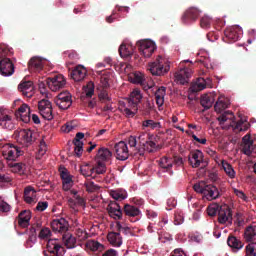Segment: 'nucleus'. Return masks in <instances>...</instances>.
<instances>
[{"label":"nucleus","instance_id":"17","mask_svg":"<svg viewBox=\"0 0 256 256\" xmlns=\"http://www.w3.org/2000/svg\"><path fill=\"white\" fill-rule=\"evenodd\" d=\"M51 228L56 233H67L69 230V222L65 218L55 219L51 222Z\"/></svg>","mask_w":256,"mask_h":256},{"label":"nucleus","instance_id":"7","mask_svg":"<svg viewBox=\"0 0 256 256\" xmlns=\"http://www.w3.org/2000/svg\"><path fill=\"white\" fill-rule=\"evenodd\" d=\"M218 223L221 225H225V223L233 224V212L229 206H220L218 210Z\"/></svg>","mask_w":256,"mask_h":256},{"label":"nucleus","instance_id":"52","mask_svg":"<svg viewBox=\"0 0 256 256\" xmlns=\"http://www.w3.org/2000/svg\"><path fill=\"white\" fill-rule=\"evenodd\" d=\"M76 236L78 237L79 241H85L86 239H89V234H87V231H85L83 228L76 229Z\"/></svg>","mask_w":256,"mask_h":256},{"label":"nucleus","instance_id":"29","mask_svg":"<svg viewBox=\"0 0 256 256\" xmlns=\"http://www.w3.org/2000/svg\"><path fill=\"white\" fill-rule=\"evenodd\" d=\"M161 149V146L157 145V143L153 141H147L144 147L138 148L139 155H143V151H147L148 153H155Z\"/></svg>","mask_w":256,"mask_h":256},{"label":"nucleus","instance_id":"26","mask_svg":"<svg viewBox=\"0 0 256 256\" xmlns=\"http://www.w3.org/2000/svg\"><path fill=\"white\" fill-rule=\"evenodd\" d=\"M60 177L62 179V189L63 191H69L71 187H73V178L69 175L67 170H64L60 173Z\"/></svg>","mask_w":256,"mask_h":256},{"label":"nucleus","instance_id":"12","mask_svg":"<svg viewBox=\"0 0 256 256\" xmlns=\"http://www.w3.org/2000/svg\"><path fill=\"white\" fill-rule=\"evenodd\" d=\"M15 73V65L9 58L0 60V75L3 77H11Z\"/></svg>","mask_w":256,"mask_h":256},{"label":"nucleus","instance_id":"6","mask_svg":"<svg viewBox=\"0 0 256 256\" xmlns=\"http://www.w3.org/2000/svg\"><path fill=\"white\" fill-rule=\"evenodd\" d=\"M46 83L50 90L60 91V89H63V87L67 85V80H65V77L62 74H57L53 77L47 78Z\"/></svg>","mask_w":256,"mask_h":256},{"label":"nucleus","instance_id":"55","mask_svg":"<svg viewBox=\"0 0 256 256\" xmlns=\"http://www.w3.org/2000/svg\"><path fill=\"white\" fill-rule=\"evenodd\" d=\"M94 171L97 175H103L107 172V167H105V163L97 162V166L94 168Z\"/></svg>","mask_w":256,"mask_h":256},{"label":"nucleus","instance_id":"60","mask_svg":"<svg viewBox=\"0 0 256 256\" xmlns=\"http://www.w3.org/2000/svg\"><path fill=\"white\" fill-rule=\"evenodd\" d=\"M38 237L39 239H49L51 237V230L49 228H42Z\"/></svg>","mask_w":256,"mask_h":256},{"label":"nucleus","instance_id":"44","mask_svg":"<svg viewBox=\"0 0 256 256\" xmlns=\"http://www.w3.org/2000/svg\"><path fill=\"white\" fill-rule=\"evenodd\" d=\"M13 55L12 49L8 45L0 43V59H7Z\"/></svg>","mask_w":256,"mask_h":256},{"label":"nucleus","instance_id":"32","mask_svg":"<svg viewBox=\"0 0 256 256\" xmlns=\"http://www.w3.org/2000/svg\"><path fill=\"white\" fill-rule=\"evenodd\" d=\"M62 241L67 249H75L77 245V238H75L71 233L63 234Z\"/></svg>","mask_w":256,"mask_h":256},{"label":"nucleus","instance_id":"58","mask_svg":"<svg viewBox=\"0 0 256 256\" xmlns=\"http://www.w3.org/2000/svg\"><path fill=\"white\" fill-rule=\"evenodd\" d=\"M220 207L221 206H219V205L209 206L207 208V213H208L209 217H215V215H217V213L219 214Z\"/></svg>","mask_w":256,"mask_h":256},{"label":"nucleus","instance_id":"20","mask_svg":"<svg viewBox=\"0 0 256 256\" xmlns=\"http://www.w3.org/2000/svg\"><path fill=\"white\" fill-rule=\"evenodd\" d=\"M15 115L17 118H20L23 123H29L31 121V108H29L27 104H22Z\"/></svg>","mask_w":256,"mask_h":256},{"label":"nucleus","instance_id":"28","mask_svg":"<svg viewBox=\"0 0 256 256\" xmlns=\"http://www.w3.org/2000/svg\"><path fill=\"white\" fill-rule=\"evenodd\" d=\"M37 191L31 186H28L24 190V201L31 205V203H36Z\"/></svg>","mask_w":256,"mask_h":256},{"label":"nucleus","instance_id":"10","mask_svg":"<svg viewBox=\"0 0 256 256\" xmlns=\"http://www.w3.org/2000/svg\"><path fill=\"white\" fill-rule=\"evenodd\" d=\"M242 30L239 26H231L224 31L225 41L235 43L241 38Z\"/></svg>","mask_w":256,"mask_h":256},{"label":"nucleus","instance_id":"30","mask_svg":"<svg viewBox=\"0 0 256 256\" xmlns=\"http://www.w3.org/2000/svg\"><path fill=\"white\" fill-rule=\"evenodd\" d=\"M86 75H87V70L83 66H77L71 73L72 79L77 82L83 81Z\"/></svg>","mask_w":256,"mask_h":256},{"label":"nucleus","instance_id":"50","mask_svg":"<svg viewBox=\"0 0 256 256\" xmlns=\"http://www.w3.org/2000/svg\"><path fill=\"white\" fill-rule=\"evenodd\" d=\"M130 99H132V101H135V103H141V100L143 99V95H141V90L134 89L131 92Z\"/></svg>","mask_w":256,"mask_h":256},{"label":"nucleus","instance_id":"40","mask_svg":"<svg viewBox=\"0 0 256 256\" xmlns=\"http://www.w3.org/2000/svg\"><path fill=\"white\" fill-rule=\"evenodd\" d=\"M206 87L205 78H198L196 83L191 85L190 91L191 93H199V91H203Z\"/></svg>","mask_w":256,"mask_h":256},{"label":"nucleus","instance_id":"56","mask_svg":"<svg viewBox=\"0 0 256 256\" xmlns=\"http://www.w3.org/2000/svg\"><path fill=\"white\" fill-rule=\"evenodd\" d=\"M246 256H256V243H250L246 246Z\"/></svg>","mask_w":256,"mask_h":256},{"label":"nucleus","instance_id":"57","mask_svg":"<svg viewBox=\"0 0 256 256\" xmlns=\"http://www.w3.org/2000/svg\"><path fill=\"white\" fill-rule=\"evenodd\" d=\"M200 27H202V29H209V27H211V18H209V16H203L200 19Z\"/></svg>","mask_w":256,"mask_h":256},{"label":"nucleus","instance_id":"35","mask_svg":"<svg viewBox=\"0 0 256 256\" xmlns=\"http://www.w3.org/2000/svg\"><path fill=\"white\" fill-rule=\"evenodd\" d=\"M244 239L247 241V243H251V241L256 240V226L255 225H249L246 227L244 231Z\"/></svg>","mask_w":256,"mask_h":256},{"label":"nucleus","instance_id":"15","mask_svg":"<svg viewBox=\"0 0 256 256\" xmlns=\"http://www.w3.org/2000/svg\"><path fill=\"white\" fill-rule=\"evenodd\" d=\"M107 211L109 217L115 219L116 221H119L123 217V211L121 210V206L115 201H110L107 206Z\"/></svg>","mask_w":256,"mask_h":256},{"label":"nucleus","instance_id":"47","mask_svg":"<svg viewBox=\"0 0 256 256\" xmlns=\"http://www.w3.org/2000/svg\"><path fill=\"white\" fill-rule=\"evenodd\" d=\"M118 51L121 57H131L133 53L131 51V46H127L125 44H121Z\"/></svg>","mask_w":256,"mask_h":256},{"label":"nucleus","instance_id":"49","mask_svg":"<svg viewBox=\"0 0 256 256\" xmlns=\"http://www.w3.org/2000/svg\"><path fill=\"white\" fill-rule=\"evenodd\" d=\"M45 153H47V144L45 143V140H41L39 145V150L36 155V159H41V157H43Z\"/></svg>","mask_w":256,"mask_h":256},{"label":"nucleus","instance_id":"36","mask_svg":"<svg viewBox=\"0 0 256 256\" xmlns=\"http://www.w3.org/2000/svg\"><path fill=\"white\" fill-rule=\"evenodd\" d=\"M113 154L107 148H100L96 154V161L103 163V161H109Z\"/></svg>","mask_w":256,"mask_h":256},{"label":"nucleus","instance_id":"33","mask_svg":"<svg viewBox=\"0 0 256 256\" xmlns=\"http://www.w3.org/2000/svg\"><path fill=\"white\" fill-rule=\"evenodd\" d=\"M18 137L23 141L24 144L30 145V143H33V131L22 129L18 133Z\"/></svg>","mask_w":256,"mask_h":256},{"label":"nucleus","instance_id":"14","mask_svg":"<svg viewBox=\"0 0 256 256\" xmlns=\"http://www.w3.org/2000/svg\"><path fill=\"white\" fill-rule=\"evenodd\" d=\"M203 157V152L201 150H192L188 155V163L191 165V167L197 169V167H201Z\"/></svg>","mask_w":256,"mask_h":256},{"label":"nucleus","instance_id":"8","mask_svg":"<svg viewBox=\"0 0 256 256\" xmlns=\"http://www.w3.org/2000/svg\"><path fill=\"white\" fill-rule=\"evenodd\" d=\"M55 104L57 105V107H59V109H69V107L73 105L71 93H69V91H65L58 94L57 98L55 99Z\"/></svg>","mask_w":256,"mask_h":256},{"label":"nucleus","instance_id":"11","mask_svg":"<svg viewBox=\"0 0 256 256\" xmlns=\"http://www.w3.org/2000/svg\"><path fill=\"white\" fill-rule=\"evenodd\" d=\"M114 151L116 159L119 161H127V159H129V148L127 147V143L124 141H120L115 144Z\"/></svg>","mask_w":256,"mask_h":256},{"label":"nucleus","instance_id":"9","mask_svg":"<svg viewBox=\"0 0 256 256\" xmlns=\"http://www.w3.org/2000/svg\"><path fill=\"white\" fill-rule=\"evenodd\" d=\"M199 15H201V11L198 8L190 7L182 15V23H184V25L195 23V21L199 19Z\"/></svg>","mask_w":256,"mask_h":256},{"label":"nucleus","instance_id":"16","mask_svg":"<svg viewBox=\"0 0 256 256\" xmlns=\"http://www.w3.org/2000/svg\"><path fill=\"white\" fill-rule=\"evenodd\" d=\"M124 213L129 217L131 223H137L139 221V216L141 215V210L137 206L131 204L124 205Z\"/></svg>","mask_w":256,"mask_h":256},{"label":"nucleus","instance_id":"53","mask_svg":"<svg viewBox=\"0 0 256 256\" xmlns=\"http://www.w3.org/2000/svg\"><path fill=\"white\" fill-rule=\"evenodd\" d=\"M116 229H117L118 233H123L124 235H133V233L131 232V228L123 227L121 225V222L116 223Z\"/></svg>","mask_w":256,"mask_h":256},{"label":"nucleus","instance_id":"34","mask_svg":"<svg viewBox=\"0 0 256 256\" xmlns=\"http://www.w3.org/2000/svg\"><path fill=\"white\" fill-rule=\"evenodd\" d=\"M227 245L233 249V251H239L243 249V242L233 235H229L227 238Z\"/></svg>","mask_w":256,"mask_h":256},{"label":"nucleus","instance_id":"3","mask_svg":"<svg viewBox=\"0 0 256 256\" xmlns=\"http://www.w3.org/2000/svg\"><path fill=\"white\" fill-rule=\"evenodd\" d=\"M44 256H63L65 248L61 245L59 239H49L46 244V249L43 251Z\"/></svg>","mask_w":256,"mask_h":256},{"label":"nucleus","instance_id":"37","mask_svg":"<svg viewBox=\"0 0 256 256\" xmlns=\"http://www.w3.org/2000/svg\"><path fill=\"white\" fill-rule=\"evenodd\" d=\"M213 103H215L213 94H204L201 96L200 105H202L204 109H211L213 107Z\"/></svg>","mask_w":256,"mask_h":256},{"label":"nucleus","instance_id":"31","mask_svg":"<svg viewBox=\"0 0 256 256\" xmlns=\"http://www.w3.org/2000/svg\"><path fill=\"white\" fill-rule=\"evenodd\" d=\"M165 95H167V88L165 86H161L156 90L155 99L158 107H163L165 103Z\"/></svg>","mask_w":256,"mask_h":256},{"label":"nucleus","instance_id":"1","mask_svg":"<svg viewBox=\"0 0 256 256\" xmlns=\"http://www.w3.org/2000/svg\"><path fill=\"white\" fill-rule=\"evenodd\" d=\"M171 69V65L167 59L158 56L155 61L149 63L148 71L156 77H162L163 75H167L169 70Z\"/></svg>","mask_w":256,"mask_h":256},{"label":"nucleus","instance_id":"45","mask_svg":"<svg viewBox=\"0 0 256 256\" xmlns=\"http://www.w3.org/2000/svg\"><path fill=\"white\" fill-rule=\"evenodd\" d=\"M143 129H161V122H155L154 120H144L142 122Z\"/></svg>","mask_w":256,"mask_h":256},{"label":"nucleus","instance_id":"46","mask_svg":"<svg viewBox=\"0 0 256 256\" xmlns=\"http://www.w3.org/2000/svg\"><path fill=\"white\" fill-rule=\"evenodd\" d=\"M222 167H223L226 175H228V177H230V179H235V170L233 169V166L231 164H229L227 161L223 160Z\"/></svg>","mask_w":256,"mask_h":256},{"label":"nucleus","instance_id":"61","mask_svg":"<svg viewBox=\"0 0 256 256\" xmlns=\"http://www.w3.org/2000/svg\"><path fill=\"white\" fill-rule=\"evenodd\" d=\"M205 187H207V185H205L203 182H200L194 184L193 189L196 193H201V195H204Z\"/></svg>","mask_w":256,"mask_h":256},{"label":"nucleus","instance_id":"43","mask_svg":"<svg viewBox=\"0 0 256 256\" xmlns=\"http://www.w3.org/2000/svg\"><path fill=\"white\" fill-rule=\"evenodd\" d=\"M86 247L90 249V251H103L105 249V246H103V244L95 240H88L86 242Z\"/></svg>","mask_w":256,"mask_h":256},{"label":"nucleus","instance_id":"21","mask_svg":"<svg viewBox=\"0 0 256 256\" xmlns=\"http://www.w3.org/2000/svg\"><path fill=\"white\" fill-rule=\"evenodd\" d=\"M203 195L204 197H206V199H208V201H213L221 197V193L219 192V189L214 185H206Z\"/></svg>","mask_w":256,"mask_h":256},{"label":"nucleus","instance_id":"19","mask_svg":"<svg viewBox=\"0 0 256 256\" xmlns=\"http://www.w3.org/2000/svg\"><path fill=\"white\" fill-rule=\"evenodd\" d=\"M242 152L244 153V155H251V153H253V151H256V146L255 144H253V140H251V136L249 134H246L243 138H242Z\"/></svg>","mask_w":256,"mask_h":256},{"label":"nucleus","instance_id":"23","mask_svg":"<svg viewBox=\"0 0 256 256\" xmlns=\"http://www.w3.org/2000/svg\"><path fill=\"white\" fill-rule=\"evenodd\" d=\"M16 219L18 220L19 227L27 229V227H29V222L31 221V211L24 210L20 212Z\"/></svg>","mask_w":256,"mask_h":256},{"label":"nucleus","instance_id":"18","mask_svg":"<svg viewBox=\"0 0 256 256\" xmlns=\"http://www.w3.org/2000/svg\"><path fill=\"white\" fill-rule=\"evenodd\" d=\"M0 127L3 129H8V131H13V129H15L13 118L7 114L5 110H0Z\"/></svg>","mask_w":256,"mask_h":256},{"label":"nucleus","instance_id":"42","mask_svg":"<svg viewBox=\"0 0 256 256\" xmlns=\"http://www.w3.org/2000/svg\"><path fill=\"white\" fill-rule=\"evenodd\" d=\"M8 165L11 167L13 173H19L20 175H23L25 173L26 165L19 162H8Z\"/></svg>","mask_w":256,"mask_h":256},{"label":"nucleus","instance_id":"39","mask_svg":"<svg viewBox=\"0 0 256 256\" xmlns=\"http://www.w3.org/2000/svg\"><path fill=\"white\" fill-rule=\"evenodd\" d=\"M110 196L114 198L115 201H125V199H127V191L121 188L110 190Z\"/></svg>","mask_w":256,"mask_h":256},{"label":"nucleus","instance_id":"54","mask_svg":"<svg viewBox=\"0 0 256 256\" xmlns=\"http://www.w3.org/2000/svg\"><path fill=\"white\" fill-rule=\"evenodd\" d=\"M74 153L76 157H81L83 155V142H73Z\"/></svg>","mask_w":256,"mask_h":256},{"label":"nucleus","instance_id":"63","mask_svg":"<svg viewBox=\"0 0 256 256\" xmlns=\"http://www.w3.org/2000/svg\"><path fill=\"white\" fill-rule=\"evenodd\" d=\"M138 141L141 147H145L146 143L149 141V134L142 133L138 136Z\"/></svg>","mask_w":256,"mask_h":256},{"label":"nucleus","instance_id":"24","mask_svg":"<svg viewBox=\"0 0 256 256\" xmlns=\"http://www.w3.org/2000/svg\"><path fill=\"white\" fill-rule=\"evenodd\" d=\"M29 71H33L34 73H39V71L43 70V59L39 57H32L28 62Z\"/></svg>","mask_w":256,"mask_h":256},{"label":"nucleus","instance_id":"59","mask_svg":"<svg viewBox=\"0 0 256 256\" xmlns=\"http://www.w3.org/2000/svg\"><path fill=\"white\" fill-rule=\"evenodd\" d=\"M22 95H24V97L31 98L33 95H35V86H33V84H29L28 88L23 90Z\"/></svg>","mask_w":256,"mask_h":256},{"label":"nucleus","instance_id":"13","mask_svg":"<svg viewBox=\"0 0 256 256\" xmlns=\"http://www.w3.org/2000/svg\"><path fill=\"white\" fill-rule=\"evenodd\" d=\"M130 83H134L137 85H141L144 91L151 89L153 86L147 84V80H145V76L141 72H134L128 76Z\"/></svg>","mask_w":256,"mask_h":256},{"label":"nucleus","instance_id":"4","mask_svg":"<svg viewBox=\"0 0 256 256\" xmlns=\"http://www.w3.org/2000/svg\"><path fill=\"white\" fill-rule=\"evenodd\" d=\"M137 47L139 50V53L146 58H149L155 53V49H157V46H155V43L151 40H141L137 42Z\"/></svg>","mask_w":256,"mask_h":256},{"label":"nucleus","instance_id":"27","mask_svg":"<svg viewBox=\"0 0 256 256\" xmlns=\"http://www.w3.org/2000/svg\"><path fill=\"white\" fill-rule=\"evenodd\" d=\"M107 239L114 247H121L123 245V237L120 232H110L107 235Z\"/></svg>","mask_w":256,"mask_h":256},{"label":"nucleus","instance_id":"48","mask_svg":"<svg viewBox=\"0 0 256 256\" xmlns=\"http://www.w3.org/2000/svg\"><path fill=\"white\" fill-rule=\"evenodd\" d=\"M84 186L86 187V191L88 193H96V191H99L100 189L99 185L95 184L93 181L85 182Z\"/></svg>","mask_w":256,"mask_h":256},{"label":"nucleus","instance_id":"2","mask_svg":"<svg viewBox=\"0 0 256 256\" xmlns=\"http://www.w3.org/2000/svg\"><path fill=\"white\" fill-rule=\"evenodd\" d=\"M0 151L4 159L8 161H16L17 157H21L25 150L19 149V147L13 144H7L0 141Z\"/></svg>","mask_w":256,"mask_h":256},{"label":"nucleus","instance_id":"25","mask_svg":"<svg viewBox=\"0 0 256 256\" xmlns=\"http://www.w3.org/2000/svg\"><path fill=\"white\" fill-rule=\"evenodd\" d=\"M159 165L164 172L173 175V170H171L173 169V158L164 156L159 160Z\"/></svg>","mask_w":256,"mask_h":256},{"label":"nucleus","instance_id":"51","mask_svg":"<svg viewBox=\"0 0 256 256\" xmlns=\"http://www.w3.org/2000/svg\"><path fill=\"white\" fill-rule=\"evenodd\" d=\"M94 172L95 168H90L89 165H85L80 168V173L84 177H91V175H93Z\"/></svg>","mask_w":256,"mask_h":256},{"label":"nucleus","instance_id":"62","mask_svg":"<svg viewBox=\"0 0 256 256\" xmlns=\"http://www.w3.org/2000/svg\"><path fill=\"white\" fill-rule=\"evenodd\" d=\"M85 93H86V97H88V98L93 97V94L95 93V86H94L93 82H89L87 84Z\"/></svg>","mask_w":256,"mask_h":256},{"label":"nucleus","instance_id":"38","mask_svg":"<svg viewBox=\"0 0 256 256\" xmlns=\"http://www.w3.org/2000/svg\"><path fill=\"white\" fill-rule=\"evenodd\" d=\"M227 107H229V100L225 98V96H220L214 105L216 113H221V111H225Z\"/></svg>","mask_w":256,"mask_h":256},{"label":"nucleus","instance_id":"64","mask_svg":"<svg viewBox=\"0 0 256 256\" xmlns=\"http://www.w3.org/2000/svg\"><path fill=\"white\" fill-rule=\"evenodd\" d=\"M122 113H123L124 115H126V117H128V118L135 117V115H137V111H135V110H130L129 107H124V108L122 109Z\"/></svg>","mask_w":256,"mask_h":256},{"label":"nucleus","instance_id":"41","mask_svg":"<svg viewBox=\"0 0 256 256\" xmlns=\"http://www.w3.org/2000/svg\"><path fill=\"white\" fill-rule=\"evenodd\" d=\"M68 203L72 209H75V207H85V198L78 195L74 198L68 199Z\"/></svg>","mask_w":256,"mask_h":256},{"label":"nucleus","instance_id":"5","mask_svg":"<svg viewBox=\"0 0 256 256\" xmlns=\"http://www.w3.org/2000/svg\"><path fill=\"white\" fill-rule=\"evenodd\" d=\"M38 109L43 119H46V121H53V106L49 100H40L38 103Z\"/></svg>","mask_w":256,"mask_h":256},{"label":"nucleus","instance_id":"22","mask_svg":"<svg viewBox=\"0 0 256 256\" xmlns=\"http://www.w3.org/2000/svg\"><path fill=\"white\" fill-rule=\"evenodd\" d=\"M189 77H191V70L189 68L180 69L175 73V79L180 85L189 83Z\"/></svg>","mask_w":256,"mask_h":256}]
</instances>
